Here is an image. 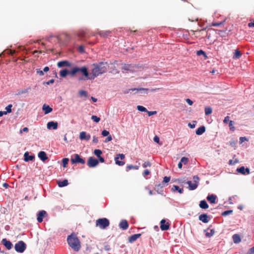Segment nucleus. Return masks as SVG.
Returning a JSON list of instances; mask_svg holds the SVG:
<instances>
[{"instance_id":"f257e3e1","label":"nucleus","mask_w":254,"mask_h":254,"mask_svg":"<svg viewBox=\"0 0 254 254\" xmlns=\"http://www.w3.org/2000/svg\"><path fill=\"white\" fill-rule=\"evenodd\" d=\"M94 68L92 69L91 72V76L89 75L85 77L86 79H94L97 76L104 73H105L108 68L109 65L107 62H100L99 64H92Z\"/></svg>"},{"instance_id":"f03ea898","label":"nucleus","mask_w":254,"mask_h":254,"mask_svg":"<svg viewBox=\"0 0 254 254\" xmlns=\"http://www.w3.org/2000/svg\"><path fill=\"white\" fill-rule=\"evenodd\" d=\"M78 72H81L83 76L88 77L89 72L87 67L85 66L81 67L75 66L71 68L69 71L66 69L62 70L60 71V75L62 77H65L67 74H70L71 76H73Z\"/></svg>"},{"instance_id":"7ed1b4c3","label":"nucleus","mask_w":254,"mask_h":254,"mask_svg":"<svg viewBox=\"0 0 254 254\" xmlns=\"http://www.w3.org/2000/svg\"><path fill=\"white\" fill-rule=\"evenodd\" d=\"M67 242L69 247L75 252H78L81 248L80 242L74 233L68 236Z\"/></svg>"},{"instance_id":"20e7f679","label":"nucleus","mask_w":254,"mask_h":254,"mask_svg":"<svg viewBox=\"0 0 254 254\" xmlns=\"http://www.w3.org/2000/svg\"><path fill=\"white\" fill-rule=\"evenodd\" d=\"M110 225L109 220L106 218H99L96 221V226L105 229Z\"/></svg>"},{"instance_id":"39448f33","label":"nucleus","mask_w":254,"mask_h":254,"mask_svg":"<svg viewBox=\"0 0 254 254\" xmlns=\"http://www.w3.org/2000/svg\"><path fill=\"white\" fill-rule=\"evenodd\" d=\"M14 248L17 252L22 253L25 250L26 245L23 241H20L15 244Z\"/></svg>"},{"instance_id":"423d86ee","label":"nucleus","mask_w":254,"mask_h":254,"mask_svg":"<svg viewBox=\"0 0 254 254\" xmlns=\"http://www.w3.org/2000/svg\"><path fill=\"white\" fill-rule=\"evenodd\" d=\"M70 161L73 164L76 163L84 164L85 163V160L81 158L79 155L78 154H74L73 156L71 157Z\"/></svg>"},{"instance_id":"0eeeda50","label":"nucleus","mask_w":254,"mask_h":254,"mask_svg":"<svg viewBox=\"0 0 254 254\" xmlns=\"http://www.w3.org/2000/svg\"><path fill=\"white\" fill-rule=\"evenodd\" d=\"M99 164V161L97 159L93 157H90L87 162V164L90 168H92L96 166Z\"/></svg>"},{"instance_id":"6e6552de","label":"nucleus","mask_w":254,"mask_h":254,"mask_svg":"<svg viewBox=\"0 0 254 254\" xmlns=\"http://www.w3.org/2000/svg\"><path fill=\"white\" fill-rule=\"evenodd\" d=\"M170 224L167 222L165 219L161 220L160 222V229L162 231H166L169 229Z\"/></svg>"},{"instance_id":"1a4fd4ad","label":"nucleus","mask_w":254,"mask_h":254,"mask_svg":"<svg viewBox=\"0 0 254 254\" xmlns=\"http://www.w3.org/2000/svg\"><path fill=\"white\" fill-rule=\"evenodd\" d=\"M125 155L123 154H119L117 155V156L115 158L116 163L119 166H123L125 164V162L124 161H121V160H123L125 159Z\"/></svg>"},{"instance_id":"9d476101","label":"nucleus","mask_w":254,"mask_h":254,"mask_svg":"<svg viewBox=\"0 0 254 254\" xmlns=\"http://www.w3.org/2000/svg\"><path fill=\"white\" fill-rule=\"evenodd\" d=\"M47 212L45 210L40 211L37 214V221L39 223H41L43 221V218L47 215Z\"/></svg>"},{"instance_id":"9b49d317","label":"nucleus","mask_w":254,"mask_h":254,"mask_svg":"<svg viewBox=\"0 0 254 254\" xmlns=\"http://www.w3.org/2000/svg\"><path fill=\"white\" fill-rule=\"evenodd\" d=\"M237 171L242 175H248L250 173V169L248 168H245L244 166L237 168Z\"/></svg>"},{"instance_id":"f8f14e48","label":"nucleus","mask_w":254,"mask_h":254,"mask_svg":"<svg viewBox=\"0 0 254 254\" xmlns=\"http://www.w3.org/2000/svg\"><path fill=\"white\" fill-rule=\"evenodd\" d=\"M210 219V217L208 216L206 214H201L198 217V219L205 223H208Z\"/></svg>"},{"instance_id":"ddd939ff","label":"nucleus","mask_w":254,"mask_h":254,"mask_svg":"<svg viewBox=\"0 0 254 254\" xmlns=\"http://www.w3.org/2000/svg\"><path fill=\"white\" fill-rule=\"evenodd\" d=\"M1 243L7 250H10L13 246L11 242L5 238L2 240Z\"/></svg>"},{"instance_id":"4468645a","label":"nucleus","mask_w":254,"mask_h":254,"mask_svg":"<svg viewBox=\"0 0 254 254\" xmlns=\"http://www.w3.org/2000/svg\"><path fill=\"white\" fill-rule=\"evenodd\" d=\"M134 66L131 64H125L122 67L123 72L125 71H129L130 72L134 71Z\"/></svg>"},{"instance_id":"2eb2a0df","label":"nucleus","mask_w":254,"mask_h":254,"mask_svg":"<svg viewBox=\"0 0 254 254\" xmlns=\"http://www.w3.org/2000/svg\"><path fill=\"white\" fill-rule=\"evenodd\" d=\"M71 65V64L67 61H62L59 62L57 64V66L59 67H62L64 66L70 67Z\"/></svg>"},{"instance_id":"dca6fc26","label":"nucleus","mask_w":254,"mask_h":254,"mask_svg":"<svg viewBox=\"0 0 254 254\" xmlns=\"http://www.w3.org/2000/svg\"><path fill=\"white\" fill-rule=\"evenodd\" d=\"M90 137V135L87 134L85 131H82L80 133L79 138L81 140H89Z\"/></svg>"},{"instance_id":"f3484780","label":"nucleus","mask_w":254,"mask_h":254,"mask_svg":"<svg viewBox=\"0 0 254 254\" xmlns=\"http://www.w3.org/2000/svg\"><path fill=\"white\" fill-rule=\"evenodd\" d=\"M47 128L49 129L53 128L54 129H56L58 128V124L57 122H54L53 121H51L48 123L47 124Z\"/></svg>"},{"instance_id":"a211bd4d","label":"nucleus","mask_w":254,"mask_h":254,"mask_svg":"<svg viewBox=\"0 0 254 254\" xmlns=\"http://www.w3.org/2000/svg\"><path fill=\"white\" fill-rule=\"evenodd\" d=\"M207 200L210 202V203L213 204L216 203L217 196L213 194L208 195L207 197Z\"/></svg>"},{"instance_id":"6ab92c4d","label":"nucleus","mask_w":254,"mask_h":254,"mask_svg":"<svg viewBox=\"0 0 254 254\" xmlns=\"http://www.w3.org/2000/svg\"><path fill=\"white\" fill-rule=\"evenodd\" d=\"M120 228L123 230H126L128 227V222L127 220H122L119 224Z\"/></svg>"},{"instance_id":"aec40b11","label":"nucleus","mask_w":254,"mask_h":254,"mask_svg":"<svg viewBox=\"0 0 254 254\" xmlns=\"http://www.w3.org/2000/svg\"><path fill=\"white\" fill-rule=\"evenodd\" d=\"M42 110L45 115L51 113L53 111V109L51 107L45 104L43 105Z\"/></svg>"},{"instance_id":"412c9836","label":"nucleus","mask_w":254,"mask_h":254,"mask_svg":"<svg viewBox=\"0 0 254 254\" xmlns=\"http://www.w3.org/2000/svg\"><path fill=\"white\" fill-rule=\"evenodd\" d=\"M141 236L140 234H136L133 235H131L128 238V242L130 243H132L134 241H135L137 239H138Z\"/></svg>"},{"instance_id":"4be33fe9","label":"nucleus","mask_w":254,"mask_h":254,"mask_svg":"<svg viewBox=\"0 0 254 254\" xmlns=\"http://www.w3.org/2000/svg\"><path fill=\"white\" fill-rule=\"evenodd\" d=\"M38 157L43 161H45L46 160L48 159V157L47 156L45 152L41 151L39 152L38 154Z\"/></svg>"},{"instance_id":"5701e85b","label":"nucleus","mask_w":254,"mask_h":254,"mask_svg":"<svg viewBox=\"0 0 254 254\" xmlns=\"http://www.w3.org/2000/svg\"><path fill=\"white\" fill-rule=\"evenodd\" d=\"M187 184L189 185V188L190 190H194L196 189L198 185L196 183H192L191 181H189L187 182Z\"/></svg>"},{"instance_id":"b1692460","label":"nucleus","mask_w":254,"mask_h":254,"mask_svg":"<svg viewBox=\"0 0 254 254\" xmlns=\"http://www.w3.org/2000/svg\"><path fill=\"white\" fill-rule=\"evenodd\" d=\"M205 131V127L204 126H201L200 127H198L195 133L197 135H201L202 133H203Z\"/></svg>"},{"instance_id":"393cba45","label":"nucleus","mask_w":254,"mask_h":254,"mask_svg":"<svg viewBox=\"0 0 254 254\" xmlns=\"http://www.w3.org/2000/svg\"><path fill=\"white\" fill-rule=\"evenodd\" d=\"M24 160L25 161H28L29 160H30V161L33 160L35 158L34 156L29 155V153L28 152H26L24 153Z\"/></svg>"},{"instance_id":"a878e982","label":"nucleus","mask_w":254,"mask_h":254,"mask_svg":"<svg viewBox=\"0 0 254 254\" xmlns=\"http://www.w3.org/2000/svg\"><path fill=\"white\" fill-rule=\"evenodd\" d=\"M171 190L173 191H178L180 193H183L184 192L183 188H180L178 186L176 185H174L172 187Z\"/></svg>"},{"instance_id":"bb28decb","label":"nucleus","mask_w":254,"mask_h":254,"mask_svg":"<svg viewBox=\"0 0 254 254\" xmlns=\"http://www.w3.org/2000/svg\"><path fill=\"white\" fill-rule=\"evenodd\" d=\"M199 206L201 208L207 209L209 206L205 200H201L199 202Z\"/></svg>"},{"instance_id":"cd10ccee","label":"nucleus","mask_w":254,"mask_h":254,"mask_svg":"<svg viewBox=\"0 0 254 254\" xmlns=\"http://www.w3.org/2000/svg\"><path fill=\"white\" fill-rule=\"evenodd\" d=\"M232 238L233 242L236 244L239 243L241 241V238L238 234H234Z\"/></svg>"},{"instance_id":"c85d7f7f","label":"nucleus","mask_w":254,"mask_h":254,"mask_svg":"<svg viewBox=\"0 0 254 254\" xmlns=\"http://www.w3.org/2000/svg\"><path fill=\"white\" fill-rule=\"evenodd\" d=\"M68 184V181L67 180H64L63 181H59L58 185L59 187H64L66 186Z\"/></svg>"},{"instance_id":"c756f323","label":"nucleus","mask_w":254,"mask_h":254,"mask_svg":"<svg viewBox=\"0 0 254 254\" xmlns=\"http://www.w3.org/2000/svg\"><path fill=\"white\" fill-rule=\"evenodd\" d=\"M196 55L198 56H199L200 55H203V57H204L205 59L207 58V56L206 53L203 51H202V50H200L197 51H196Z\"/></svg>"},{"instance_id":"7c9ffc66","label":"nucleus","mask_w":254,"mask_h":254,"mask_svg":"<svg viewBox=\"0 0 254 254\" xmlns=\"http://www.w3.org/2000/svg\"><path fill=\"white\" fill-rule=\"evenodd\" d=\"M205 30L204 28L202 29H201V30H191V32H192V34L195 35V37H198L200 35H199V34L200 33V32H202L203 31H204Z\"/></svg>"},{"instance_id":"2f4dec72","label":"nucleus","mask_w":254,"mask_h":254,"mask_svg":"<svg viewBox=\"0 0 254 254\" xmlns=\"http://www.w3.org/2000/svg\"><path fill=\"white\" fill-rule=\"evenodd\" d=\"M139 169V166H133L132 165H128L127 166V171H129L131 169L138 170Z\"/></svg>"},{"instance_id":"473e14b6","label":"nucleus","mask_w":254,"mask_h":254,"mask_svg":"<svg viewBox=\"0 0 254 254\" xmlns=\"http://www.w3.org/2000/svg\"><path fill=\"white\" fill-rule=\"evenodd\" d=\"M241 56V54L238 49L235 50L233 58L234 59H239Z\"/></svg>"},{"instance_id":"72a5a7b5","label":"nucleus","mask_w":254,"mask_h":254,"mask_svg":"<svg viewBox=\"0 0 254 254\" xmlns=\"http://www.w3.org/2000/svg\"><path fill=\"white\" fill-rule=\"evenodd\" d=\"M99 35L101 37H106L108 36L110 34L109 31H99L98 32Z\"/></svg>"},{"instance_id":"f704fd0d","label":"nucleus","mask_w":254,"mask_h":254,"mask_svg":"<svg viewBox=\"0 0 254 254\" xmlns=\"http://www.w3.org/2000/svg\"><path fill=\"white\" fill-rule=\"evenodd\" d=\"M212 109L210 107H207L205 108V114L206 115H209L212 113Z\"/></svg>"},{"instance_id":"c9c22d12","label":"nucleus","mask_w":254,"mask_h":254,"mask_svg":"<svg viewBox=\"0 0 254 254\" xmlns=\"http://www.w3.org/2000/svg\"><path fill=\"white\" fill-rule=\"evenodd\" d=\"M234 122L232 121H230L229 123V127L230 129L233 131L235 130V127L234 126Z\"/></svg>"},{"instance_id":"e433bc0d","label":"nucleus","mask_w":254,"mask_h":254,"mask_svg":"<svg viewBox=\"0 0 254 254\" xmlns=\"http://www.w3.org/2000/svg\"><path fill=\"white\" fill-rule=\"evenodd\" d=\"M148 90V88H133V89H130V90H132V91H134V90H136V91H144V93H147V91Z\"/></svg>"},{"instance_id":"4c0bfd02","label":"nucleus","mask_w":254,"mask_h":254,"mask_svg":"<svg viewBox=\"0 0 254 254\" xmlns=\"http://www.w3.org/2000/svg\"><path fill=\"white\" fill-rule=\"evenodd\" d=\"M68 161H69V159L67 158H64L63 159L62 162H63V167H64V168L66 167V166H67Z\"/></svg>"},{"instance_id":"58836bf2","label":"nucleus","mask_w":254,"mask_h":254,"mask_svg":"<svg viewBox=\"0 0 254 254\" xmlns=\"http://www.w3.org/2000/svg\"><path fill=\"white\" fill-rule=\"evenodd\" d=\"M30 90H31V88L30 87H29L28 88H27L26 89H25L24 90L19 91L18 93V94L20 95V94H23L28 93V91Z\"/></svg>"},{"instance_id":"ea45409f","label":"nucleus","mask_w":254,"mask_h":254,"mask_svg":"<svg viewBox=\"0 0 254 254\" xmlns=\"http://www.w3.org/2000/svg\"><path fill=\"white\" fill-rule=\"evenodd\" d=\"M91 119L96 123H98L100 121V118L95 115H92Z\"/></svg>"},{"instance_id":"a19ab883","label":"nucleus","mask_w":254,"mask_h":254,"mask_svg":"<svg viewBox=\"0 0 254 254\" xmlns=\"http://www.w3.org/2000/svg\"><path fill=\"white\" fill-rule=\"evenodd\" d=\"M94 153L96 156L99 157L101 156V154L102 153V152L101 150L95 149L94 151Z\"/></svg>"},{"instance_id":"79ce46f5","label":"nucleus","mask_w":254,"mask_h":254,"mask_svg":"<svg viewBox=\"0 0 254 254\" xmlns=\"http://www.w3.org/2000/svg\"><path fill=\"white\" fill-rule=\"evenodd\" d=\"M79 95L80 96H85L87 97L88 96V94L86 91L84 90H80L78 92Z\"/></svg>"},{"instance_id":"37998d69","label":"nucleus","mask_w":254,"mask_h":254,"mask_svg":"<svg viewBox=\"0 0 254 254\" xmlns=\"http://www.w3.org/2000/svg\"><path fill=\"white\" fill-rule=\"evenodd\" d=\"M215 233V231L213 229L210 230V232H206L205 234V236L206 237H210L212 236Z\"/></svg>"},{"instance_id":"c03bdc74","label":"nucleus","mask_w":254,"mask_h":254,"mask_svg":"<svg viewBox=\"0 0 254 254\" xmlns=\"http://www.w3.org/2000/svg\"><path fill=\"white\" fill-rule=\"evenodd\" d=\"M189 161V159L187 157H183L181 159V162L183 163V164L186 165L188 163Z\"/></svg>"},{"instance_id":"a18cd8bd","label":"nucleus","mask_w":254,"mask_h":254,"mask_svg":"<svg viewBox=\"0 0 254 254\" xmlns=\"http://www.w3.org/2000/svg\"><path fill=\"white\" fill-rule=\"evenodd\" d=\"M137 109L138 111L140 112H146L147 111V109L144 107L143 106L138 105L137 106Z\"/></svg>"},{"instance_id":"49530a36","label":"nucleus","mask_w":254,"mask_h":254,"mask_svg":"<svg viewBox=\"0 0 254 254\" xmlns=\"http://www.w3.org/2000/svg\"><path fill=\"white\" fill-rule=\"evenodd\" d=\"M232 212H233L232 210H226L222 213V216H227L228 215L231 214L232 213Z\"/></svg>"},{"instance_id":"de8ad7c7","label":"nucleus","mask_w":254,"mask_h":254,"mask_svg":"<svg viewBox=\"0 0 254 254\" xmlns=\"http://www.w3.org/2000/svg\"><path fill=\"white\" fill-rule=\"evenodd\" d=\"M36 73L40 76H43L44 74V71L41 70V69H40V68H37L36 69Z\"/></svg>"},{"instance_id":"09e8293b","label":"nucleus","mask_w":254,"mask_h":254,"mask_svg":"<svg viewBox=\"0 0 254 254\" xmlns=\"http://www.w3.org/2000/svg\"><path fill=\"white\" fill-rule=\"evenodd\" d=\"M12 107V105L11 104H9L5 107V110H6V112H7V113H9L11 112Z\"/></svg>"},{"instance_id":"8fccbe9b","label":"nucleus","mask_w":254,"mask_h":254,"mask_svg":"<svg viewBox=\"0 0 254 254\" xmlns=\"http://www.w3.org/2000/svg\"><path fill=\"white\" fill-rule=\"evenodd\" d=\"M193 179L194 181V183H196V184L198 185L199 178L197 176H194L193 177Z\"/></svg>"},{"instance_id":"3c124183","label":"nucleus","mask_w":254,"mask_h":254,"mask_svg":"<svg viewBox=\"0 0 254 254\" xmlns=\"http://www.w3.org/2000/svg\"><path fill=\"white\" fill-rule=\"evenodd\" d=\"M223 23H224V21L220 22H213L211 24V26H219L223 24Z\"/></svg>"},{"instance_id":"603ef678","label":"nucleus","mask_w":254,"mask_h":254,"mask_svg":"<svg viewBox=\"0 0 254 254\" xmlns=\"http://www.w3.org/2000/svg\"><path fill=\"white\" fill-rule=\"evenodd\" d=\"M151 166V163L149 162V161H146V162H145L143 164H142V167L143 168H146L147 167H150Z\"/></svg>"},{"instance_id":"864d4df0","label":"nucleus","mask_w":254,"mask_h":254,"mask_svg":"<svg viewBox=\"0 0 254 254\" xmlns=\"http://www.w3.org/2000/svg\"><path fill=\"white\" fill-rule=\"evenodd\" d=\"M102 135L104 136H107L109 135V132L106 130H103L102 131Z\"/></svg>"},{"instance_id":"5fc2aeb1","label":"nucleus","mask_w":254,"mask_h":254,"mask_svg":"<svg viewBox=\"0 0 254 254\" xmlns=\"http://www.w3.org/2000/svg\"><path fill=\"white\" fill-rule=\"evenodd\" d=\"M146 112H147L148 116H152V115H155L157 114L156 111H148L147 110Z\"/></svg>"},{"instance_id":"6e6d98bb","label":"nucleus","mask_w":254,"mask_h":254,"mask_svg":"<svg viewBox=\"0 0 254 254\" xmlns=\"http://www.w3.org/2000/svg\"><path fill=\"white\" fill-rule=\"evenodd\" d=\"M246 254H254V246L251 248Z\"/></svg>"},{"instance_id":"4d7b16f0","label":"nucleus","mask_w":254,"mask_h":254,"mask_svg":"<svg viewBox=\"0 0 254 254\" xmlns=\"http://www.w3.org/2000/svg\"><path fill=\"white\" fill-rule=\"evenodd\" d=\"M29 131V129L28 127H24L22 129H21L20 130V133L21 134L22 133V132H28Z\"/></svg>"},{"instance_id":"13d9d810","label":"nucleus","mask_w":254,"mask_h":254,"mask_svg":"<svg viewBox=\"0 0 254 254\" xmlns=\"http://www.w3.org/2000/svg\"><path fill=\"white\" fill-rule=\"evenodd\" d=\"M150 171H149L148 170L146 169V170H145L144 171V172H143V176L144 177H145V176H147V175H149V174H150Z\"/></svg>"},{"instance_id":"bf43d9fd","label":"nucleus","mask_w":254,"mask_h":254,"mask_svg":"<svg viewBox=\"0 0 254 254\" xmlns=\"http://www.w3.org/2000/svg\"><path fill=\"white\" fill-rule=\"evenodd\" d=\"M170 180V177H165L163 179V182L165 183H167L169 182Z\"/></svg>"},{"instance_id":"052dcab7","label":"nucleus","mask_w":254,"mask_h":254,"mask_svg":"<svg viewBox=\"0 0 254 254\" xmlns=\"http://www.w3.org/2000/svg\"><path fill=\"white\" fill-rule=\"evenodd\" d=\"M245 141H248V139L246 137H241L240 138V143H242Z\"/></svg>"},{"instance_id":"680f3d73","label":"nucleus","mask_w":254,"mask_h":254,"mask_svg":"<svg viewBox=\"0 0 254 254\" xmlns=\"http://www.w3.org/2000/svg\"><path fill=\"white\" fill-rule=\"evenodd\" d=\"M112 140V137L111 136V135H109L108 136H107V137L106 138L105 142H108L111 141Z\"/></svg>"},{"instance_id":"e2e57ef3","label":"nucleus","mask_w":254,"mask_h":254,"mask_svg":"<svg viewBox=\"0 0 254 254\" xmlns=\"http://www.w3.org/2000/svg\"><path fill=\"white\" fill-rule=\"evenodd\" d=\"M78 51L80 53H83L84 52V47L83 46H80L78 47Z\"/></svg>"},{"instance_id":"0e129e2a","label":"nucleus","mask_w":254,"mask_h":254,"mask_svg":"<svg viewBox=\"0 0 254 254\" xmlns=\"http://www.w3.org/2000/svg\"><path fill=\"white\" fill-rule=\"evenodd\" d=\"M187 103L190 106L192 105L193 104V102L190 99L188 98L186 100Z\"/></svg>"},{"instance_id":"69168bd1","label":"nucleus","mask_w":254,"mask_h":254,"mask_svg":"<svg viewBox=\"0 0 254 254\" xmlns=\"http://www.w3.org/2000/svg\"><path fill=\"white\" fill-rule=\"evenodd\" d=\"M153 140L155 142L158 143L159 142V140H160L159 137L157 135L154 136Z\"/></svg>"},{"instance_id":"338daca9","label":"nucleus","mask_w":254,"mask_h":254,"mask_svg":"<svg viewBox=\"0 0 254 254\" xmlns=\"http://www.w3.org/2000/svg\"><path fill=\"white\" fill-rule=\"evenodd\" d=\"M238 161L236 159L234 162L232 160H230L229 161V165H234L237 163H238Z\"/></svg>"},{"instance_id":"774afa93","label":"nucleus","mask_w":254,"mask_h":254,"mask_svg":"<svg viewBox=\"0 0 254 254\" xmlns=\"http://www.w3.org/2000/svg\"><path fill=\"white\" fill-rule=\"evenodd\" d=\"M229 119H230V117L229 116H227L225 118L224 120H223V122L224 123H227L228 122H229Z\"/></svg>"}]
</instances>
